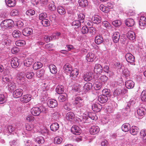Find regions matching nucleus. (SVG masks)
<instances>
[{
	"instance_id": "f3484780",
	"label": "nucleus",
	"mask_w": 146,
	"mask_h": 146,
	"mask_svg": "<svg viewBox=\"0 0 146 146\" xmlns=\"http://www.w3.org/2000/svg\"><path fill=\"white\" fill-rule=\"evenodd\" d=\"M102 108V106L98 103L94 104L92 106V109L95 112L100 111Z\"/></svg>"
},
{
	"instance_id": "7c9ffc66",
	"label": "nucleus",
	"mask_w": 146,
	"mask_h": 146,
	"mask_svg": "<svg viewBox=\"0 0 146 146\" xmlns=\"http://www.w3.org/2000/svg\"><path fill=\"white\" fill-rule=\"evenodd\" d=\"M138 131V128L137 127L132 126L130 128V132L131 134L135 135L137 134Z\"/></svg>"
},
{
	"instance_id": "dca6fc26",
	"label": "nucleus",
	"mask_w": 146,
	"mask_h": 146,
	"mask_svg": "<svg viewBox=\"0 0 146 146\" xmlns=\"http://www.w3.org/2000/svg\"><path fill=\"white\" fill-rule=\"evenodd\" d=\"M96 56L94 54L92 53H88L86 56V58L88 62L93 61L95 58Z\"/></svg>"
},
{
	"instance_id": "774afa93",
	"label": "nucleus",
	"mask_w": 146,
	"mask_h": 146,
	"mask_svg": "<svg viewBox=\"0 0 146 146\" xmlns=\"http://www.w3.org/2000/svg\"><path fill=\"white\" fill-rule=\"evenodd\" d=\"M85 17L84 15L82 13L79 14L78 15V19L79 20L82 21V23L84 22Z\"/></svg>"
},
{
	"instance_id": "13d9d810",
	"label": "nucleus",
	"mask_w": 146,
	"mask_h": 146,
	"mask_svg": "<svg viewBox=\"0 0 146 146\" xmlns=\"http://www.w3.org/2000/svg\"><path fill=\"white\" fill-rule=\"evenodd\" d=\"M35 126L34 125L32 124H27L26 126V130L28 131H31L34 128Z\"/></svg>"
},
{
	"instance_id": "4d7b16f0",
	"label": "nucleus",
	"mask_w": 146,
	"mask_h": 146,
	"mask_svg": "<svg viewBox=\"0 0 146 146\" xmlns=\"http://www.w3.org/2000/svg\"><path fill=\"white\" fill-rule=\"evenodd\" d=\"M102 24L104 27L108 29L111 28V25L108 21H104L102 22Z\"/></svg>"
},
{
	"instance_id": "3c124183",
	"label": "nucleus",
	"mask_w": 146,
	"mask_h": 146,
	"mask_svg": "<svg viewBox=\"0 0 146 146\" xmlns=\"http://www.w3.org/2000/svg\"><path fill=\"white\" fill-rule=\"evenodd\" d=\"M72 25L73 26L78 27L81 25V22L79 20H75L72 23Z\"/></svg>"
},
{
	"instance_id": "ea45409f",
	"label": "nucleus",
	"mask_w": 146,
	"mask_h": 146,
	"mask_svg": "<svg viewBox=\"0 0 146 146\" xmlns=\"http://www.w3.org/2000/svg\"><path fill=\"white\" fill-rule=\"evenodd\" d=\"M100 9L103 12L107 13L109 11V8L103 5H101L100 7Z\"/></svg>"
},
{
	"instance_id": "052dcab7",
	"label": "nucleus",
	"mask_w": 146,
	"mask_h": 146,
	"mask_svg": "<svg viewBox=\"0 0 146 146\" xmlns=\"http://www.w3.org/2000/svg\"><path fill=\"white\" fill-rule=\"evenodd\" d=\"M100 79L102 82L105 83L108 80V78L105 75H103L100 77Z\"/></svg>"
},
{
	"instance_id": "473e14b6",
	"label": "nucleus",
	"mask_w": 146,
	"mask_h": 146,
	"mask_svg": "<svg viewBox=\"0 0 146 146\" xmlns=\"http://www.w3.org/2000/svg\"><path fill=\"white\" fill-rule=\"evenodd\" d=\"M67 95L65 93H63L60 95L58 97V101L60 102L65 101L67 99Z\"/></svg>"
},
{
	"instance_id": "338daca9",
	"label": "nucleus",
	"mask_w": 146,
	"mask_h": 146,
	"mask_svg": "<svg viewBox=\"0 0 146 146\" xmlns=\"http://www.w3.org/2000/svg\"><path fill=\"white\" fill-rule=\"evenodd\" d=\"M26 119L29 122L33 121L34 120V117L32 115H29L27 116Z\"/></svg>"
},
{
	"instance_id": "79ce46f5",
	"label": "nucleus",
	"mask_w": 146,
	"mask_h": 146,
	"mask_svg": "<svg viewBox=\"0 0 146 146\" xmlns=\"http://www.w3.org/2000/svg\"><path fill=\"white\" fill-rule=\"evenodd\" d=\"M21 34V32L17 30H15L12 33L13 36L15 38H17L19 37Z\"/></svg>"
},
{
	"instance_id": "cd10ccee",
	"label": "nucleus",
	"mask_w": 146,
	"mask_h": 146,
	"mask_svg": "<svg viewBox=\"0 0 146 146\" xmlns=\"http://www.w3.org/2000/svg\"><path fill=\"white\" fill-rule=\"evenodd\" d=\"M78 2L79 6L82 7H86L88 3L87 0H79Z\"/></svg>"
},
{
	"instance_id": "9d476101",
	"label": "nucleus",
	"mask_w": 146,
	"mask_h": 146,
	"mask_svg": "<svg viewBox=\"0 0 146 146\" xmlns=\"http://www.w3.org/2000/svg\"><path fill=\"white\" fill-rule=\"evenodd\" d=\"M64 72L66 73L69 74L72 70V68L71 65L69 64L66 63L63 66Z\"/></svg>"
},
{
	"instance_id": "bf43d9fd",
	"label": "nucleus",
	"mask_w": 146,
	"mask_h": 146,
	"mask_svg": "<svg viewBox=\"0 0 146 146\" xmlns=\"http://www.w3.org/2000/svg\"><path fill=\"white\" fill-rule=\"evenodd\" d=\"M121 22L119 20L114 21L112 22V25L115 27L119 26L121 25Z\"/></svg>"
},
{
	"instance_id": "680f3d73",
	"label": "nucleus",
	"mask_w": 146,
	"mask_h": 146,
	"mask_svg": "<svg viewBox=\"0 0 146 146\" xmlns=\"http://www.w3.org/2000/svg\"><path fill=\"white\" fill-rule=\"evenodd\" d=\"M26 13L28 16L33 15L35 13V11L33 10L29 9L26 11Z\"/></svg>"
},
{
	"instance_id": "aec40b11",
	"label": "nucleus",
	"mask_w": 146,
	"mask_h": 146,
	"mask_svg": "<svg viewBox=\"0 0 146 146\" xmlns=\"http://www.w3.org/2000/svg\"><path fill=\"white\" fill-rule=\"evenodd\" d=\"M98 100L101 103H104L107 102L108 98L107 96L102 95L99 96Z\"/></svg>"
},
{
	"instance_id": "9b49d317",
	"label": "nucleus",
	"mask_w": 146,
	"mask_h": 146,
	"mask_svg": "<svg viewBox=\"0 0 146 146\" xmlns=\"http://www.w3.org/2000/svg\"><path fill=\"white\" fill-rule=\"evenodd\" d=\"M48 106L50 108H54L57 106V101L54 99L49 100L47 102Z\"/></svg>"
},
{
	"instance_id": "f03ea898",
	"label": "nucleus",
	"mask_w": 146,
	"mask_h": 146,
	"mask_svg": "<svg viewBox=\"0 0 146 146\" xmlns=\"http://www.w3.org/2000/svg\"><path fill=\"white\" fill-rule=\"evenodd\" d=\"M127 90L123 88L121 86H119L114 91L113 95L115 96H119L122 94H125L127 92Z\"/></svg>"
},
{
	"instance_id": "a18cd8bd",
	"label": "nucleus",
	"mask_w": 146,
	"mask_h": 146,
	"mask_svg": "<svg viewBox=\"0 0 146 146\" xmlns=\"http://www.w3.org/2000/svg\"><path fill=\"white\" fill-rule=\"evenodd\" d=\"M88 117L89 118L94 120H96L98 118L97 117L95 113H89L88 114Z\"/></svg>"
},
{
	"instance_id": "423d86ee",
	"label": "nucleus",
	"mask_w": 146,
	"mask_h": 146,
	"mask_svg": "<svg viewBox=\"0 0 146 146\" xmlns=\"http://www.w3.org/2000/svg\"><path fill=\"white\" fill-rule=\"evenodd\" d=\"M23 93V90L20 88L17 89L13 92V96L14 98H18L22 96Z\"/></svg>"
},
{
	"instance_id": "09e8293b",
	"label": "nucleus",
	"mask_w": 146,
	"mask_h": 146,
	"mask_svg": "<svg viewBox=\"0 0 146 146\" xmlns=\"http://www.w3.org/2000/svg\"><path fill=\"white\" fill-rule=\"evenodd\" d=\"M62 138L59 137H55L54 139V143L56 144H60L62 141Z\"/></svg>"
},
{
	"instance_id": "412c9836",
	"label": "nucleus",
	"mask_w": 146,
	"mask_h": 146,
	"mask_svg": "<svg viewBox=\"0 0 146 146\" xmlns=\"http://www.w3.org/2000/svg\"><path fill=\"white\" fill-rule=\"evenodd\" d=\"M75 116V115L73 112H69L66 114V119L69 121H71L74 118Z\"/></svg>"
},
{
	"instance_id": "6e6552de",
	"label": "nucleus",
	"mask_w": 146,
	"mask_h": 146,
	"mask_svg": "<svg viewBox=\"0 0 146 146\" xmlns=\"http://www.w3.org/2000/svg\"><path fill=\"white\" fill-rule=\"evenodd\" d=\"M31 97L32 96L30 94H27L21 97L20 98V100L22 102L26 103L31 100Z\"/></svg>"
},
{
	"instance_id": "8fccbe9b",
	"label": "nucleus",
	"mask_w": 146,
	"mask_h": 146,
	"mask_svg": "<svg viewBox=\"0 0 146 146\" xmlns=\"http://www.w3.org/2000/svg\"><path fill=\"white\" fill-rule=\"evenodd\" d=\"M36 141L39 144H43L44 142V138L41 136L38 137L36 138Z\"/></svg>"
},
{
	"instance_id": "37998d69",
	"label": "nucleus",
	"mask_w": 146,
	"mask_h": 146,
	"mask_svg": "<svg viewBox=\"0 0 146 146\" xmlns=\"http://www.w3.org/2000/svg\"><path fill=\"white\" fill-rule=\"evenodd\" d=\"M57 10L58 12L61 15H64L66 13L65 9L61 6L58 7Z\"/></svg>"
},
{
	"instance_id": "7ed1b4c3",
	"label": "nucleus",
	"mask_w": 146,
	"mask_h": 146,
	"mask_svg": "<svg viewBox=\"0 0 146 146\" xmlns=\"http://www.w3.org/2000/svg\"><path fill=\"white\" fill-rule=\"evenodd\" d=\"M74 102L75 104L77 105V106L80 108L82 107L84 104L83 98L80 96H77L75 98Z\"/></svg>"
},
{
	"instance_id": "c85d7f7f",
	"label": "nucleus",
	"mask_w": 146,
	"mask_h": 146,
	"mask_svg": "<svg viewBox=\"0 0 146 146\" xmlns=\"http://www.w3.org/2000/svg\"><path fill=\"white\" fill-rule=\"evenodd\" d=\"M92 20L93 23L96 24H98L101 21V18L98 16L93 17L92 18Z\"/></svg>"
},
{
	"instance_id": "0eeeda50",
	"label": "nucleus",
	"mask_w": 146,
	"mask_h": 146,
	"mask_svg": "<svg viewBox=\"0 0 146 146\" xmlns=\"http://www.w3.org/2000/svg\"><path fill=\"white\" fill-rule=\"evenodd\" d=\"M125 57L126 61L131 64H133L135 62V58L131 54L127 53L125 55Z\"/></svg>"
},
{
	"instance_id": "f8f14e48",
	"label": "nucleus",
	"mask_w": 146,
	"mask_h": 146,
	"mask_svg": "<svg viewBox=\"0 0 146 146\" xmlns=\"http://www.w3.org/2000/svg\"><path fill=\"white\" fill-rule=\"evenodd\" d=\"M90 133L92 135L97 134L100 131V128L98 126H93L90 128Z\"/></svg>"
},
{
	"instance_id": "1a4fd4ad",
	"label": "nucleus",
	"mask_w": 146,
	"mask_h": 146,
	"mask_svg": "<svg viewBox=\"0 0 146 146\" xmlns=\"http://www.w3.org/2000/svg\"><path fill=\"white\" fill-rule=\"evenodd\" d=\"M139 27L141 29H144L146 26V18L144 16L140 17L139 21Z\"/></svg>"
},
{
	"instance_id": "a19ab883",
	"label": "nucleus",
	"mask_w": 146,
	"mask_h": 146,
	"mask_svg": "<svg viewBox=\"0 0 146 146\" xmlns=\"http://www.w3.org/2000/svg\"><path fill=\"white\" fill-rule=\"evenodd\" d=\"M34 144L32 141L29 140L24 141L23 146H34Z\"/></svg>"
},
{
	"instance_id": "0e129e2a",
	"label": "nucleus",
	"mask_w": 146,
	"mask_h": 146,
	"mask_svg": "<svg viewBox=\"0 0 146 146\" xmlns=\"http://www.w3.org/2000/svg\"><path fill=\"white\" fill-rule=\"evenodd\" d=\"M19 11L16 9H13L10 13V15L11 16H15L17 15L18 14Z\"/></svg>"
},
{
	"instance_id": "2f4dec72",
	"label": "nucleus",
	"mask_w": 146,
	"mask_h": 146,
	"mask_svg": "<svg viewBox=\"0 0 146 146\" xmlns=\"http://www.w3.org/2000/svg\"><path fill=\"white\" fill-rule=\"evenodd\" d=\"M92 85L90 82H88L85 84L83 87L84 90L85 92H86L90 90L92 88Z\"/></svg>"
},
{
	"instance_id": "69168bd1",
	"label": "nucleus",
	"mask_w": 146,
	"mask_h": 146,
	"mask_svg": "<svg viewBox=\"0 0 146 146\" xmlns=\"http://www.w3.org/2000/svg\"><path fill=\"white\" fill-rule=\"evenodd\" d=\"M89 31L88 29L86 26L83 27L82 29V32L83 34H86Z\"/></svg>"
},
{
	"instance_id": "f257e3e1",
	"label": "nucleus",
	"mask_w": 146,
	"mask_h": 146,
	"mask_svg": "<svg viewBox=\"0 0 146 146\" xmlns=\"http://www.w3.org/2000/svg\"><path fill=\"white\" fill-rule=\"evenodd\" d=\"M0 25L3 30L10 28L14 25V23L11 19L5 20L3 21L1 23Z\"/></svg>"
},
{
	"instance_id": "6e6d98bb",
	"label": "nucleus",
	"mask_w": 146,
	"mask_h": 146,
	"mask_svg": "<svg viewBox=\"0 0 146 146\" xmlns=\"http://www.w3.org/2000/svg\"><path fill=\"white\" fill-rule=\"evenodd\" d=\"M48 7L50 10L52 11H54L56 9V7L53 2L49 3Z\"/></svg>"
},
{
	"instance_id": "b1692460",
	"label": "nucleus",
	"mask_w": 146,
	"mask_h": 146,
	"mask_svg": "<svg viewBox=\"0 0 146 146\" xmlns=\"http://www.w3.org/2000/svg\"><path fill=\"white\" fill-rule=\"evenodd\" d=\"M48 67L51 73L53 74H56L57 71V70L56 66L53 64H51L49 65Z\"/></svg>"
},
{
	"instance_id": "de8ad7c7",
	"label": "nucleus",
	"mask_w": 146,
	"mask_h": 146,
	"mask_svg": "<svg viewBox=\"0 0 146 146\" xmlns=\"http://www.w3.org/2000/svg\"><path fill=\"white\" fill-rule=\"evenodd\" d=\"M41 23L44 27H48L50 25V23L49 20L47 19H44L41 21Z\"/></svg>"
},
{
	"instance_id": "bb28decb",
	"label": "nucleus",
	"mask_w": 146,
	"mask_h": 146,
	"mask_svg": "<svg viewBox=\"0 0 146 146\" xmlns=\"http://www.w3.org/2000/svg\"><path fill=\"white\" fill-rule=\"evenodd\" d=\"M33 60L31 58H29L26 59L24 61V65L25 66L29 67L32 64Z\"/></svg>"
},
{
	"instance_id": "ddd939ff",
	"label": "nucleus",
	"mask_w": 146,
	"mask_h": 146,
	"mask_svg": "<svg viewBox=\"0 0 146 146\" xmlns=\"http://www.w3.org/2000/svg\"><path fill=\"white\" fill-rule=\"evenodd\" d=\"M71 131L73 133L76 135H79L81 132L79 127L76 125L72 126L71 128Z\"/></svg>"
},
{
	"instance_id": "20e7f679",
	"label": "nucleus",
	"mask_w": 146,
	"mask_h": 146,
	"mask_svg": "<svg viewBox=\"0 0 146 146\" xmlns=\"http://www.w3.org/2000/svg\"><path fill=\"white\" fill-rule=\"evenodd\" d=\"M79 72V70L76 68L72 70V71L69 73L70 74V76L72 80H77Z\"/></svg>"
},
{
	"instance_id": "c756f323",
	"label": "nucleus",
	"mask_w": 146,
	"mask_h": 146,
	"mask_svg": "<svg viewBox=\"0 0 146 146\" xmlns=\"http://www.w3.org/2000/svg\"><path fill=\"white\" fill-rule=\"evenodd\" d=\"M59 127V125L57 123H54L50 126L51 130L53 131H56L58 130Z\"/></svg>"
},
{
	"instance_id": "4be33fe9",
	"label": "nucleus",
	"mask_w": 146,
	"mask_h": 146,
	"mask_svg": "<svg viewBox=\"0 0 146 146\" xmlns=\"http://www.w3.org/2000/svg\"><path fill=\"white\" fill-rule=\"evenodd\" d=\"M103 40L102 37L100 35H97L95 38V42L97 44L102 43L103 42Z\"/></svg>"
},
{
	"instance_id": "a878e982",
	"label": "nucleus",
	"mask_w": 146,
	"mask_h": 146,
	"mask_svg": "<svg viewBox=\"0 0 146 146\" xmlns=\"http://www.w3.org/2000/svg\"><path fill=\"white\" fill-rule=\"evenodd\" d=\"M125 23L128 27H132L135 24V22L133 19L128 18L125 20Z\"/></svg>"
},
{
	"instance_id": "e2e57ef3",
	"label": "nucleus",
	"mask_w": 146,
	"mask_h": 146,
	"mask_svg": "<svg viewBox=\"0 0 146 146\" xmlns=\"http://www.w3.org/2000/svg\"><path fill=\"white\" fill-rule=\"evenodd\" d=\"M102 93L103 95H110V90L107 89H104L102 91Z\"/></svg>"
},
{
	"instance_id": "864d4df0",
	"label": "nucleus",
	"mask_w": 146,
	"mask_h": 146,
	"mask_svg": "<svg viewBox=\"0 0 146 146\" xmlns=\"http://www.w3.org/2000/svg\"><path fill=\"white\" fill-rule=\"evenodd\" d=\"M11 41L10 40L7 38L3 40L2 43L4 46H8L11 44Z\"/></svg>"
},
{
	"instance_id": "49530a36",
	"label": "nucleus",
	"mask_w": 146,
	"mask_h": 146,
	"mask_svg": "<svg viewBox=\"0 0 146 146\" xmlns=\"http://www.w3.org/2000/svg\"><path fill=\"white\" fill-rule=\"evenodd\" d=\"M93 86L95 90H99L102 87V84L100 83L96 82L93 84Z\"/></svg>"
},
{
	"instance_id": "e433bc0d",
	"label": "nucleus",
	"mask_w": 146,
	"mask_h": 146,
	"mask_svg": "<svg viewBox=\"0 0 146 146\" xmlns=\"http://www.w3.org/2000/svg\"><path fill=\"white\" fill-rule=\"evenodd\" d=\"M145 109L143 107L139 108L137 111V114L139 115L142 116L144 115L145 112Z\"/></svg>"
},
{
	"instance_id": "c9c22d12",
	"label": "nucleus",
	"mask_w": 146,
	"mask_h": 146,
	"mask_svg": "<svg viewBox=\"0 0 146 146\" xmlns=\"http://www.w3.org/2000/svg\"><path fill=\"white\" fill-rule=\"evenodd\" d=\"M56 91L58 94H62L64 91L63 86L61 85L58 86L56 88Z\"/></svg>"
},
{
	"instance_id": "6ab92c4d",
	"label": "nucleus",
	"mask_w": 146,
	"mask_h": 146,
	"mask_svg": "<svg viewBox=\"0 0 146 146\" xmlns=\"http://www.w3.org/2000/svg\"><path fill=\"white\" fill-rule=\"evenodd\" d=\"M7 86L8 90L10 92L13 91L16 88L15 84L13 82H9Z\"/></svg>"
},
{
	"instance_id": "f704fd0d",
	"label": "nucleus",
	"mask_w": 146,
	"mask_h": 146,
	"mask_svg": "<svg viewBox=\"0 0 146 146\" xmlns=\"http://www.w3.org/2000/svg\"><path fill=\"white\" fill-rule=\"evenodd\" d=\"M130 125L129 123H125L123 125L121 128L123 131L126 132L130 129Z\"/></svg>"
},
{
	"instance_id": "c03bdc74",
	"label": "nucleus",
	"mask_w": 146,
	"mask_h": 146,
	"mask_svg": "<svg viewBox=\"0 0 146 146\" xmlns=\"http://www.w3.org/2000/svg\"><path fill=\"white\" fill-rule=\"evenodd\" d=\"M84 79L85 81L88 82L91 80L92 79V77L89 73H87L84 76Z\"/></svg>"
},
{
	"instance_id": "5701e85b",
	"label": "nucleus",
	"mask_w": 146,
	"mask_h": 146,
	"mask_svg": "<svg viewBox=\"0 0 146 146\" xmlns=\"http://www.w3.org/2000/svg\"><path fill=\"white\" fill-rule=\"evenodd\" d=\"M125 85L127 88L131 89L134 87V83L132 80H128L125 82Z\"/></svg>"
},
{
	"instance_id": "4468645a",
	"label": "nucleus",
	"mask_w": 146,
	"mask_h": 146,
	"mask_svg": "<svg viewBox=\"0 0 146 146\" xmlns=\"http://www.w3.org/2000/svg\"><path fill=\"white\" fill-rule=\"evenodd\" d=\"M31 112L33 115L38 116L41 113V110L39 108L34 107L31 109Z\"/></svg>"
},
{
	"instance_id": "39448f33",
	"label": "nucleus",
	"mask_w": 146,
	"mask_h": 146,
	"mask_svg": "<svg viewBox=\"0 0 146 146\" xmlns=\"http://www.w3.org/2000/svg\"><path fill=\"white\" fill-rule=\"evenodd\" d=\"M11 64L12 68H16L19 65V60L17 57L13 58L11 59Z\"/></svg>"
},
{
	"instance_id": "a211bd4d",
	"label": "nucleus",
	"mask_w": 146,
	"mask_h": 146,
	"mask_svg": "<svg viewBox=\"0 0 146 146\" xmlns=\"http://www.w3.org/2000/svg\"><path fill=\"white\" fill-rule=\"evenodd\" d=\"M103 68L100 64L95 65L94 69V72L96 74H100L102 72Z\"/></svg>"
},
{
	"instance_id": "393cba45",
	"label": "nucleus",
	"mask_w": 146,
	"mask_h": 146,
	"mask_svg": "<svg viewBox=\"0 0 146 146\" xmlns=\"http://www.w3.org/2000/svg\"><path fill=\"white\" fill-rule=\"evenodd\" d=\"M120 36L119 33L118 32H116L113 33V39L114 43H117L118 42Z\"/></svg>"
},
{
	"instance_id": "603ef678",
	"label": "nucleus",
	"mask_w": 146,
	"mask_h": 146,
	"mask_svg": "<svg viewBox=\"0 0 146 146\" xmlns=\"http://www.w3.org/2000/svg\"><path fill=\"white\" fill-rule=\"evenodd\" d=\"M141 98L142 101H146V90H143L141 93Z\"/></svg>"
},
{
	"instance_id": "4c0bfd02",
	"label": "nucleus",
	"mask_w": 146,
	"mask_h": 146,
	"mask_svg": "<svg viewBox=\"0 0 146 146\" xmlns=\"http://www.w3.org/2000/svg\"><path fill=\"white\" fill-rule=\"evenodd\" d=\"M5 1L7 6L9 7H14L15 5V0H6Z\"/></svg>"
},
{
	"instance_id": "5fc2aeb1",
	"label": "nucleus",
	"mask_w": 146,
	"mask_h": 146,
	"mask_svg": "<svg viewBox=\"0 0 146 146\" xmlns=\"http://www.w3.org/2000/svg\"><path fill=\"white\" fill-rule=\"evenodd\" d=\"M25 42L23 40H19L15 42L16 45L18 46H21L25 44Z\"/></svg>"
},
{
	"instance_id": "58836bf2",
	"label": "nucleus",
	"mask_w": 146,
	"mask_h": 146,
	"mask_svg": "<svg viewBox=\"0 0 146 146\" xmlns=\"http://www.w3.org/2000/svg\"><path fill=\"white\" fill-rule=\"evenodd\" d=\"M42 66V63L39 62H35L33 65V68L35 70H37L40 68Z\"/></svg>"
},
{
	"instance_id": "72a5a7b5",
	"label": "nucleus",
	"mask_w": 146,
	"mask_h": 146,
	"mask_svg": "<svg viewBox=\"0 0 146 146\" xmlns=\"http://www.w3.org/2000/svg\"><path fill=\"white\" fill-rule=\"evenodd\" d=\"M127 37L130 40H133L135 38V33L133 31H129L127 33Z\"/></svg>"
},
{
	"instance_id": "2eb2a0df",
	"label": "nucleus",
	"mask_w": 146,
	"mask_h": 146,
	"mask_svg": "<svg viewBox=\"0 0 146 146\" xmlns=\"http://www.w3.org/2000/svg\"><path fill=\"white\" fill-rule=\"evenodd\" d=\"M32 29L29 28H26L22 31L23 34L24 35L28 36L32 34Z\"/></svg>"
}]
</instances>
